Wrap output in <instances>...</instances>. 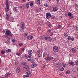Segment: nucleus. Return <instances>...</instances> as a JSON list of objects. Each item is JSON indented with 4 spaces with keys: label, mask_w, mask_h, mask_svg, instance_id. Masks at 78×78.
<instances>
[{
    "label": "nucleus",
    "mask_w": 78,
    "mask_h": 78,
    "mask_svg": "<svg viewBox=\"0 0 78 78\" xmlns=\"http://www.w3.org/2000/svg\"><path fill=\"white\" fill-rule=\"evenodd\" d=\"M47 56L48 57L49 56V54H48V55H47Z\"/></svg>",
    "instance_id": "774afa93"
},
{
    "label": "nucleus",
    "mask_w": 78,
    "mask_h": 78,
    "mask_svg": "<svg viewBox=\"0 0 78 78\" xmlns=\"http://www.w3.org/2000/svg\"><path fill=\"white\" fill-rule=\"evenodd\" d=\"M71 51H72L73 52V53H75L76 52L75 51V49L74 48H73L71 50Z\"/></svg>",
    "instance_id": "a211bd4d"
},
{
    "label": "nucleus",
    "mask_w": 78,
    "mask_h": 78,
    "mask_svg": "<svg viewBox=\"0 0 78 78\" xmlns=\"http://www.w3.org/2000/svg\"><path fill=\"white\" fill-rule=\"evenodd\" d=\"M45 39L47 41H50L51 40V38L49 37H45Z\"/></svg>",
    "instance_id": "9d476101"
},
{
    "label": "nucleus",
    "mask_w": 78,
    "mask_h": 78,
    "mask_svg": "<svg viewBox=\"0 0 78 78\" xmlns=\"http://www.w3.org/2000/svg\"><path fill=\"white\" fill-rule=\"evenodd\" d=\"M37 12H39V11H40V10H38V9H37Z\"/></svg>",
    "instance_id": "680f3d73"
},
{
    "label": "nucleus",
    "mask_w": 78,
    "mask_h": 78,
    "mask_svg": "<svg viewBox=\"0 0 78 78\" xmlns=\"http://www.w3.org/2000/svg\"><path fill=\"white\" fill-rule=\"evenodd\" d=\"M16 55H18V56H20V53L17 52L16 53Z\"/></svg>",
    "instance_id": "c756f323"
},
{
    "label": "nucleus",
    "mask_w": 78,
    "mask_h": 78,
    "mask_svg": "<svg viewBox=\"0 0 78 78\" xmlns=\"http://www.w3.org/2000/svg\"><path fill=\"white\" fill-rule=\"evenodd\" d=\"M8 36H7V35H5V37H8Z\"/></svg>",
    "instance_id": "e2e57ef3"
},
{
    "label": "nucleus",
    "mask_w": 78,
    "mask_h": 78,
    "mask_svg": "<svg viewBox=\"0 0 78 78\" xmlns=\"http://www.w3.org/2000/svg\"><path fill=\"white\" fill-rule=\"evenodd\" d=\"M43 56H44V57H46V55H45V54H43Z\"/></svg>",
    "instance_id": "5fc2aeb1"
},
{
    "label": "nucleus",
    "mask_w": 78,
    "mask_h": 78,
    "mask_svg": "<svg viewBox=\"0 0 78 78\" xmlns=\"http://www.w3.org/2000/svg\"><path fill=\"white\" fill-rule=\"evenodd\" d=\"M21 26L22 28V30H23V29H25L26 27L24 26V23L23 22H21Z\"/></svg>",
    "instance_id": "39448f33"
},
{
    "label": "nucleus",
    "mask_w": 78,
    "mask_h": 78,
    "mask_svg": "<svg viewBox=\"0 0 78 78\" xmlns=\"http://www.w3.org/2000/svg\"><path fill=\"white\" fill-rule=\"evenodd\" d=\"M9 14H6V18L7 20H9Z\"/></svg>",
    "instance_id": "f3484780"
},
{
    "label": "nucleus",
    "mask_w": 78,
    "mask_h": 78,
    "mask_svg": "<svg viewBox=\"0 0 78 78\" xmlns=\"http://www.w3.org/2000/svg\"><path fill=\"white\" fill-rule=\"evenodd\" d=\"M12 41L13 42H16V40L14 39H12Z\"/></svg>",
    "instance_id": "58836bf2"
},
{
    "label": "nucleus",
    "mask_w": 78,
    "mask_h": 78,
    "mask_svg": "<svg viewBox=\"0 0 78 78\" xmlns=\"http://www.w3.org/2000/svg\"><path fill=\"white\" fill-rule=\"evenodd\" d=\"M18 64V62H16L15 63V64L16 65H17V64Z\"/></svg>",
    "instance_id": "4d7b16f0"
},
{
    "label": "nucleus",
    "mask_w": 78,
    "mask_h": 78,
    "mask_svg": "<svg viewBox=\"0 0 78 78\" xmlns=\"http://www.w3.org/2000/svg\"><path fill=\"white\" fill-rule=\"evenodd\" d=\"M5 4L6 7H9V2H8V0H6Z\"/></svg>",
    "instance_id": "6e6552de"
},
{
    "label": "nucleus",
    "mask_w": 78,
    "mask_h": 78,
    "mask_svg": "<svg viewBox=\"0 0 78 78\" xmlns=\"http://www.w3.org/2000/svg\"><path fill=\"white\" fill-rule=\"evenodd\" d=\"M6 52H7V53H9L10 52H11V49H8L6 51Z\"/></svg>",
    "instance_id": "4be33fe9"
},
{
    "label": "nucleus",
    "mask_w": 78,
    "mask_h": 78,
    "mask_svg": "<svg viewBox=\"0 0 78 78\" xmlns=\"http://www.w3.org/2000/svg\"><path fill=\"white\" fill-rule=\"evenodd\" d=\"M27 53L29 54V55H31V54L33 53V51L31 50H29L27 51Z\"/></svg>",
    "instance_id": "ddd939ff"
},
{
    "label": "nucleus",
    "mask_w": 78,
    "mask_h": 78,
    "mask_svg": "<svg viewBox=\"0 0 78 78\" xmlns=\"http://www.w3.org/2000/svg\"><path fill=\"white\" fill-rule=\"evenodd\" d=\"M44 5L45 6V7H48V5L45 4H44Z\"/></svg>",
    "instance_id": "72a5a7b5"
},
{
    "label": "nucleus",
    "mask_w": 78,
    "mask_h": 78,
    "mask_svg": "<svg viewBox=\"0 0 78 78\" xmlns=\"http://www.w3.org/2000/svg\"><path fill=\"white\" fill-rule=\"evenodd\" d=\"M31 72L30 71H28L26 73V75H24L23 76V78H28V77H29L30 76V75H31Z\"/></svg>",
    "instance_id": "f257e3e1"
},
{
    "label": "nucleus",
    "mask_w": 78,
    "mask_h": 78,
    "mask_svg": "<svg viewBox=\"0 0 78 78\" xmlns=\"http://www.w3.org/2000/svg\"><path fill=\"white\" fill-rule=\"evenodd\" d=\"M48 26L49 28H51V24H49Z\"/></svg>",
    "instance_id": "37998d69"
},
{
    "label": "nucleus",
    "mask_w": 78,
    "mask_h": 78,
    "mask_svg": "<svg viewBox=\"0 0 78 78\" xmlns=\"http://www.w3.org/2000/svg\"><path fill=\"white\" fill-rule=\"evenodd\" d=\"M66 74H69L70 73V71L67 70L66 71Z\"/></svg>",
    "instance_id": "7c9ffc66"
},
{
    "label": "nucleus",
    "mask_w": 78,
    "mask_h": 78,
    "mask_svg": "<svg viewBox=\"0 0 78 78\" xmlns=\"http://www.w3.org/2000/svg\"><path fill=\"white\" fill-rule=\"evenodd\" d=\"M29 5H30L29 4V3H27V4L26 5V7L27 8H28L29 7Z\"/></svg>",
    "instance_id": "ea45409f"
},
{
    "label": "nucleus",
    "mask_w": 78,
    "mask_h": 78,
    "mask_svg": "<svg viewBox=\"0 0 78 78\" xmlns=\"http://www.w3.org/2000/svg\"><path fill=\"white\" fill-rule=\"evenodd\" d=\"M11 75V73H6L5 74V77L7 78V77H8V76H9V75Z\"/></svg>",
    "instance_id": "2eb2a0df"
},
{
    "label": "nucleus",
    "mask_w": 78,
    "mask_h": 78,
    "mask_svg": "<svg viewBox=\"0 0 78 78\" xmlns=\"http://www.w3.org/2000/svg\"><path fill=\"white\" fill-rule=\"evenodd\" d=\"M30 59V61H33V58L31 57Z\"/></svg>",
    "instance_id": "e433bc0d"
},
{
    "label": "nucleus",
    "mask_w": 78,
    "mask_h": 78,
    "mask_svg": "<svg viewBox=\"0 0 78 78\" xmlns=\"http://www.w3.org/2000/svg\"><path fill=\"white\" fill-rule=\"evenodd\" d=\"M55 17L54 16H52L51 17V19H55Z\"/></svg>",
    "instance_id": "a18cd8bd"
},
{
    "label": "nucleus",
    "mask_w": 78,
    "mask_h": 78,
    "mask_svg": "<svg viewBox=\"0 0 78 78\" xmlns=\"http://www.w3.org/2000/svg\"><path fill=\"white\" fill-rule=\"evenodd\" d=\"M60 70H61V71H63L64 70V68H63L62 67L60 69Z\"/></svg>",
    "instance_id": "c03bdc74"
},
{
    "label": "nucleus",
    "mask_w": 78,
    "mask_h": 78,
    "mask_svg": "<svg viewBox=\"0 0 78 78\" xmlns=\"http://www.w3.org/2000/svg\"><path fill=\"white\" fill-rule=\"evenodd\" d=\"M30 36H27V39H30Z\"/></svg>",
    "instance_id": "864d4df0"
},
{
    "label": "nucleus",
    "mask_w": 78,
    "mask_h": 78,
    "mask_svg": "<svg viewBox=\"0 0 78 78\" xmlns=\"http://www.w3.org/2000/svg\"><path fill=\"white\" fill-rule=\"evenodd\" d=\"M75 6L77 8H78V5H77L76 4H75Z\"/></svg>",
    "instance_id": "c9c22d12"
},
{
    "label": "nucleus",
    "mask_w": 78,
    "mask_h": 78,
    "mask_svg": "<svg viewBox=\"0 0 78 78\" xmlns=\"http://www.w3.org/2000/svg\"><path fill=\"white\" fill-rule=\"evenodd\" d=\"M37 66V65L34 64H32L31 65V67H32V68H34V67H36V66Z\"/></svg>",
    "instance_id": "6ab92c4d"
},
{
    "label": "nucleus",
    "mask_w": 78,
    "mask_h": 78,
    "mask_svg": "<svg viewBox=\"0 0 78 78\" xmlns=\"http://www.w3.org/2000/svg\"><path fill=\"white\" fill-rule=\"evenodd\" d=\"M76 64L77 66H78V60L76 62Z\"/></svg>",
    "instance_id": "3c124183"
},
{
    "label": "nucleus",
    "mask_w": 78,
    "mask_h": 78,
    "mask_svg": "<svg viewBox=\"0 0 78 78\" xmlns=\"http://www.w3.org/2000/svg\"><path fill=\"white\" fill-rule=\"evenodd\" d=\"M26 36H28V34L26 33V34H23V36H24L25 37H26Z\"/></svg>",
    "instance_id": "a878e982"
},
{
    "label": "nucleus",
    "mask_w": 78,
    "mask_h": 78,
    "mask_svg": "<svg viewBox=\"0 0 78 78\" xmlns=\"http://www.w3.org/2000/svg\"><path fill=\"white\" fill-rule=\"evenodd\" d=\"M1 53L2 54H4V53H5V51L3 50H2L1 51Z\"/></svg>",
    "instance_id": "cd10ccee"
},
{
    "label": "nucleus",
    "mask_w": 78,
    "mask_h": 78,
    "mask_svg": "<svg viewBox=\"0 0 78 78\" xmlns=\"http://www.w3.org/2000/svg\"><path fill=\"white\" fill-rule=\"evenodd\" d=\"M27 61H30V58L27 59Z\"/></svg>",
    "instance_id": "052dcab7"
},
{
    "label": "nucleus",
    "mask_w": 78,
    "mask_h": 78,
    "mask_svg": "<svg viewBox=\"0 0 78 78\" xmlns=\"http://www.w3.org/2000/svg\"><path fill=\"white\" fill-rule=\"evenodd\" d=\"M24 69H26L27 71H30V69L29 68V66L28 65H25L23 67Z\"/></svg>",
    "instance_id": "7ed1b4c3"
},
{
    "label": "nucleus",
    "mask_w": 78,
    "mask_h": 78,
    "mask_svg": "<svg viewBox=\"0 0 78 78\" xmlns=\"http://www.w3.org/2000/svg\"><path fill=\"white\" fill-rule=\"evenodd\" d=\"M62 67H63L65 68V67H67V65H66V63H62Z\"/></svg>",
    "instance_id": "4468645a"
},
{
    "label": "nucleus",
    "mask_w": 78,
    "mask_h": 78,
    "mask_svg": "<svg viewBox=\"0 0 78 78\" xmlns=\"http://www.w3.org/2000/svg\"><path fill=\"white\" fill-rule=\"evenodd\" d=\"M37 53L38 55H40L41 53V51L39 50H37Z\"/></svg>",
    "instance_id": "5701e85b"
},
{
    "label": "nucleus",
    "mask_w": 78,
    "mask_h": 78,
    "mask_svg": "<svg viewBox=\"0 0 78 78\" xmlns=\"http://www.w3.org/2000/svg\"><path fill=\"white\" fill-rule=\"evenodd\" d=\"M22 50L23 51H24V50H25V49H24V48H23Z\"/></svg>",
    "instance_id": "0e129e2a"
},
{
    "label": "nucleus",
    "mask_w": 78,
    "mask_h": 78,
    "mask_svg": "<svg viewBox=\"0 0 78 78\" xmlns=\"http://www.w3.org/2000/svg\"><path fill=\"white\" fill-rule=\"evenodd\" d=\"M22 3H25V2H26V0H23L22 1Z\"/></svg>",
    "instance_id": "49530a36"
},
{
    "label": "nucleus",
    "mask_w": 78,
    "mask_h": 78,
    "mask_svg": "<svg viewBox=\"0 0 78 78\" xmlns=\"http://www.w3.org/2000/svg\"><path fill=\"white\" fill-rule=\"evenodd\" d=\"M58 8L56 7H54L53 8V11H58Z\"/></svg>",
    "instance_id": "dca6fc26"
},
{
    "label": "nucleus",
    "mask_w": 78,
    "mask_h": 78,
    "mask_svg": "<svg viewBox=\"0 0 78 78\" xmlns=\"http://www.w3.org/2000/svg\"><path fill=\"white\" fill-rule=\"evenodd\" d=\"M13 10L14 11H17V7L13 8Z\"/></svg>",
    "instance_id": "393cba45"
},
{
    "label": "nucleus",
    "mask_w": 78,
    "mask_h": 78,
    "mask_svg": "<svg viewBox=\"0 0 78 78\" xmlns=\"http://www.w3.org/2000/svg\"><path fill=\"white\" fill-rule=\"evenodd\" d=\"M72 18H73V16H72L71 17L69 16V19H72Z\"/></svg>",
    "instance_id": "bf43d9fd"
},
{
    "label": "nucleus",
    "mask_w": 78,
    "mask_h": 78,
    "mask_svg": "<svg viewBox=\"0 0 78 78\" xmlns=\"http://www.w3.org/2000/svg\"><path fill=\"white\" fill-rule=\"evenodd\" d=\"M58 61V60L57 59L55 58V60H54V61Z\"/></svg>",
    "instance_id": "603ef678"
},
{
    "label": "nucleus",
    "mask_w": 78,
    "mask_h": 78,
    "mask_svg": "<svg viewBox=\"0 0 78 78\" xmlns=\"http://www.w3.org/2000/svg\"><path fill=\"white\" fill-rule=\"evenodd\" d=\"M43 67H44V68H45V65H44V66H43Z\"/></svg>",
    "instance_id": "338daca9"
},
{
    "label": "nucleus",
    "mask_w": 78,
    "mask_h": 78,
    "mask_svg": "<svg viewBox=\"0 0 78 78\" xmlns=\"http://www.w3.org/2000/svg\"><path fill=\"white\" fill-rule=\"evenodd\" d=\"M22 45H23V44L22 43H20L19 44V45L20 47H21V46H22Z\"/></svg>",
    "instance_id": "09e8293b"
},
{
    "label": "nucleus",
    "mask_w": 78,
    "mask_h": 78,
    "mask_svg": "<svg viewBox=\"0 0 78 78\" xmlns=\"http://www.w3.org/2000/svg\"><path fill=\"white\" fill-rule=\"evenodd\" d=\"M24 56L26 59H28V58H30L31 56V55H24Z\"/></svg>",
    "instance_id": "9b49d317"
},
{
    "label": "nucleus",
    "mask_w": 78,
    "mask_h": 78,
    "mask_svg": "<svg viewBox=\"0 0 78 78\" xmlns=\"http://www.w3.org/2000/svg\"><path fill=\"white\" fill-rule=\"evenodd\" d=\"M45 59L48 61H50L51 59H53V57L51 56L49 57L46 58Z\"/></svg>",
    "instance_id": "0eeeda50"
},
{
    "label": "nucleus",
    "mask_w": 78,
    "mask_h": 78,
    "mask_svg": "<svg viewBox=\"0 0 78 78\" xmlns=\"http://www.w3.org/2000/svg\"><path fill=\"white\" fill-rule=\"evenodd\" d=\"M37 5H39L40 4V0H37Z\"/></svg>",
    "instance_id": "412c9836"
},
{
    "label": "nucleus",
    "mask_w": 78,
    "mask_h": 78,
    "mask_svg": "<svg viewBox=\"0 0 78 78\" xmlns=\"http://www.w3.org/2000/svg\"><path fill=\"white\" fill-rule=\"evenodd\" d=\"M56 1L58 3H59V0H56Z\"/></svg>",
    "instance_id": "13d9d810"
},
{
    "label": "nucleus",
    "mask_w": 78,
    "mask_h": 78,
    "mask_svg": "<svg viewBox=\"0 0 78 78\" xmlns=\"http://www.w3.org/2000/svg\"><path fill=\"white\" fill-rule=\"evenodd\" d=\"M9 7H6L5 8V11L6 12V14H7V13L8 12V11H9Z\"/></svg>",
    "instance_id": "1a4fd4ad"
},
{
    "label": "nucleus",
    "mask_w": 78,
    "mask_h": 78,
    "mask_svg": "<svg viewBox=\"0 0 78 78\" xmlns=\"http://www.w3.org/2000/svg\"><path fill=\"white\" fill-rule=\"evenodd\" d=\"M57 65H58V64H54V66H57Z\"/></svg>",
    "instance_id": "6e6d98bb"
},
{
    "label": "nucleus",
    "mask_w": 78,
    "mask_h": 78,
    "mask_svg": "<svg viewBox=\"0 0 78 78\" xmlns=\"http://www.w3.org/2000/svg\"><path fill=\"white\" fill-rule=\"evenodd\" d=\"M30 6H33V2H31L30 4Z\"/></svg>",
    "instance_id": "473e14b6"
},
{
    "label": "nucleus",
    "mask_w": 78,
    "mask_h": 78,
    "mask_svg": "<svg viewBox=\"0 0 78 78\" xmlns=\"http://www.w3.org/2000/svg\"><path fill=\"white\" fill-rule=\"evenodd\" d=\"M30 36V38L29 39V40H32V39H33V36Z\"/></svg>",
    "instance_id": "bb28decb"
},
{
    "label": "nucleus",
    "mask_w": 78,
    "mask_h": 78,
    "mask_svg": "<svg viewBox=\"0 0 78 78\" xmlns=\"http://www.w3.org/2000/svg\"><path fill=\"white\" fill-rule=\"evenodd\" d=\"M74 28H75V29L76 30H78V27H77L76 26Z\"/></svg>",
    "instance_id": "f704fd0d"
},
{
    "label": "nucleus",
    "mask_w": 78,
    "mask_h": 78,
    "mask_svg": "<svg viewBox=\"0 0 78 78\" xmlns=\"http://www.w3.org/2000/svg\"><path fill=\"white\" fill-rule=\"evenodd\" d=\"M46 19H49L50 17H51V14H50L49 13H46Z\"/></svg>",
    "instance_id": "423d86ee"
},
{
    "label": "nucleus",
    "mask_w": 78,
    "mask_h": 78,
    "mask_svg": "<svg viewBox=\"0 0 78 78\" xmlns=\"http://www.w3.org/2000/svg\"><path fill=\"white\" fill-rule=\"evenodd\" d=\"M5 34H6L7 36H10L12 37L13 36V35L11 34V32H10V31H9V30H7Z\"/></svg>",
    "instance_id": "f03ea898"
},
{
    "label": "nucleus",
    "mask_w": 78,
    "mask_h": 78,
    "mask_svg": "<svg viewBox=\"0 0 78 78\" xmlns=\"http://www.w3.org/2000/svg\"><path fill=\"white\" fill-rule=\"evenodd\" d=\"M58 28H60L61 27V25H58L57 27Z\"/></svg>",
    "instance_id": "4c0bfd02"
},
{
    "label": "nucleus",
    "mask_w": 78,
    "mask_h": 78,
    "mask_svg": "<svg viewBox=\"0 0 78 78\" xmlns=\"http://www.w3.org/2000/svg\"><path fill=\"white\" fill-rule=\"evenodd\" d=\"M71 41H73L74 40V38H73V37L71 38V39H70Z\"/></svg>",
    "instance_id": "79ce46f5"
},
{
    "label": "nucleus",
    "mask_w": 78,
    "mask_h": 78,
    "mask_svg": "<svg viewBox=\"0 0 78 78\" xmlns=\"http://www.w3.org/2000/svg\"><path fill=\"white\" fill-rule=\"evenodd\" d=\"M53 50L54 52L55 53H57L58 51L59 50V49H58V48L56 46H54L53 48Z\"/></svg>",
    "instance_id": "20e7f679"
},
{
    "label": "nucleus",
    "mask_w": 78,
    "mask_h": 78,
    "mask_svg": "<svg viewBox=\"0 0 78 78\" xmlns=\"http://www.w3.org/2000/svg\"><path fill=\"white\" fill-rule=\"evenodd\" d=\"M48 33H51V30H48Z\"/></svg>",
    "instance_id": "c85d7f7f"
},
{
    "label": "nucleus",
    "mask_w": 78,
    "mask_h": 78,
    "mask_svg": "<svg viewBox=\"0 0 78 78\" xmlns=\"http://www.w3.org/2000/svg\"><path fill=\"white\" fill-rule=\"evenodd\" d=\"M68 63L70 65H71V66H75V63L73 62H72V61L69 62Z\"/></svg>",
    "instance_id": "f8f14e48"
},
{
    "label": "nucleus",
    "mask_w": 78,
    "mask_h": 78,
    "mask_svg": "<svg viewBox=\"0 0 78 78\" xmlns=\"http://www.w3.org/2000/svg\"><path fill=\"white\" fill-rule=\"evenodd\" d=\"M7 41H8V42H9V41H10V39L9 38H7Z\"/></svg>",
    "instance_id": "de8ad7c7"
},
{
    "label": "nucleus",
    "mask_w": 78,
    "mask_h": 78,
    "mask_svg": "<svg viewBox=\"0 0 78 78\" xmlns=\"http://www.w3.org/2000/svg\"><path fill=\"white\" fill-rule=\"evenodd\" d=\"M71 39V37L70 36H69L67 38L68 40H70Z\"/></svg>",
    "instance_id": "a19ab883"
},
{
    "label": "nucleus",
    "mask_w": 78,
    "mask_h": 78,
    "mask_svg": "<svg viewBox=\"0 0 78 78\" xmlns=\"http://www.w3.org/2000/svg\"><path fill=\"white\" fill-rule=\"evenodd\" d=\"M22 64L23 65H26L25 64H26V62H22Z\"/></svg>",
    "instance_id": "2f4dec72"
},
{
    "label": "nucleus",
    "mask_w": 78,
    "mask_h": 78,
    "mask_svg": "<svg viewBox=\"0 0 78 78\" xmlns=\"http://www.w3.org/2000/svg\"><path fill=\"white\" fill-rule=\"evenodd\" d=\"M47 1H48V2H50V1H51V0H47Z\"/></svg>",
    "instance_id": "69168bd1"
},
{
    "label": "nucleus",
    "mask_w": 78,
    "mask_h": 78,
    "mask_svg": "<svg viewBox=\"0 0 78 78\" xmlns=\"http://www.w3.org/2000/svg\"><path fill=\"white\" fill-rule=\"evenodd\" d=\"M68 16H72V13L70 12H69L68 13Z\"/></svg>",
    "instance_id": "b1692460"
},
{
    "label": "nucleus",
    "mask_w": 78,
    "mask_h": 78,
    "mask_svg": "<svg viewBox=\"0 0 78 78\" xmlns=\"http://www.w3.org/2000/svg\"><path fill=\"white\" fill-rule=\"evenodd\" d=\"M38 55H38V57L39 58H40V57H41V54H38Z\"/></svg>",
    "instance_id": "8fccbe9b"
},
{
    "label": "nucleus",
    "mask_w": 78,
    "mask_h": 78,
    "mask_svg": "<svg viewBox=\"0 0 78 78\" xmlns=\"http://www.w3.org/2000/svg\"><path fill=\"white\" fill-rule=\"evenodd\" d=\"M16 72L17 73H19L20 72V69H16Z\"/></svg>",
    "instance_id": "aec40b11"
}]
</instances>
